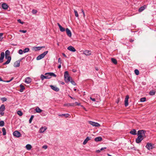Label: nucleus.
Listing matches in <instances>:
<instances>
[{"instance_id":"6e6552de","label":"nucleus","mask_w":156,"mask_h":156,"mask_svg":"<svg viewBox=\"0 0 156 156\" xmlns=\"http://www.w3.org/2000/svg\"><path fill=\"white\" fill-rule=\"evenodd\" d=\"M13 135L17 137H19L21 136V134L20 132L17 131H15L13 133Z\"/></svg>"},{"instance_id":"a18cd8bd","label":"nucleus","mask_w":156,"mask_h":156,"mask_svg":"<svg viewBox=\"0 0 156 156\" xmlns=\"http://www.w3.org/2000/svg\"><path fill=\"white\" fill-rule=\"evenodd\" d=\"M146 98H140V101L141 102H144L146 101Z\"/></svg>"},{"instance_id":"b1692460","label":"nucleus","mask_w":156,"mask_h":156,"mask_svg":"<svg viewBox=\"0 0 156 156\" xmlns=\"http://www.w3.org/2000/svg\"><path fill=\"white\" fill-rule=\"evenodd\" d=\"M102 140V138L101 137H100V136H98V137H96L94 139L95 141L96 142H98L99 141H101Z\"/></svg>"},{"instance_id":"f704fd0d","label":"nucleus","mask_w":156,"mask_h":156,"mask_svg":"<svg viewBox=\"0 0 156 156\" xmlns=\"http://www.w3.org/2000/svg\"><path fill=\"white\" fill-rule=\"evenodd\" d=\"M17 114L20 116H21L23 115L22 112L20 110L18 111L17 112Z\"/></svg>"},{"instance_id":"1a4fd4ad","label":"nucleus","mask_w":156,"mask_h":156,"mask_svg":"<svg viewBox=\"0 0 156 156\" xmlns=\"http://www.w3.org/2000/svg\"><path fill=\"white\" fill-rule=\"evenodd\" d=\"M129 98V96L128 95H126L125 100V105L126 107H127L128 105V99Z\"/></svg>"},{"instance_id":"f3484780","label":"nucleus","mask_w":156,"mask_h":156,"mask_svg":"<svg viewBox=\"0 0 156 156\" xmlns=\"http://www.w3.org/2000/svg\"><path fill=\"white\" fill-rule=\"evenodd\" d=\"M91 138V137L87 136L83 141V144L85 145L86 144L87 142L90 140Z\"/></svg>"},{"instance_id":"58836bf2","label":"nucleus","mask_w":156,"mask_h":156,"mask_svg":"<svg viewBox=\"0 0 156 156\" xmlns=\"http://www.w3.org/2000/svg\"><path fill=\"white\" fill-rule=\"evenodd\" d=\"M5 125L4 122L3 121H0V126H3Z\"/></svg>"},{"instance_id":"49530a36","label":"nucleus","mask_w":156,"mask_h":156,"mask_svg":"<svg viewBox=\"0 0 156 156\" xmlns=\"http://www.w3.org/2000/svg\"><path fill=\"white\" fill-rule=\"evenodd\" d=\"M69 82H70L71 83L74 85H76V83L73 80H72V79L71 80H70V81Z\"/></svg>"},{"instance_id":"72a5a7b5","label":"nucleus","mask_w":156,"mask_h":156,"mask_svg":"<svg viewBox=\"0 0 156 156\" xmlns=\"http://www.w3.org/2000/svg\"><path fill=\"white\" fill-rule=\"evenodd\" d=\"M2 131L3 132V135L5 136L6 134V129L5 128H2Z\"/></svg>"},{"instance_id":"2f4dec72","label":"nucleus","mask_w":156,"mask_h":156,"mask_svg":"<svg viewBox=\"0 0 156 156\" xmlns=\"http://www.w3.org/2000/svg\"><path fill=\"white\" fill-rule=\"evenodd\" d=\"M111 61L112 62L115 64H117V61L115 59L112 58L111 59Z\"/></svg>"},{"instance_id":"0e129e2a","label":"nucleus","mask_w":156,"mask_h":156,"mask_svg":"<svg viewBox=\"0 0 156 156\" xmlns=\"http://www.w3.org/2000/svg\"><path fill=\"white\" fill-rule=\"evenodd\" d=\"M61 64H60L58 66V68L59 69H60L61 68Z\"/></svg>"},{"instance_id":"20e7f679","label":"nucleus","mask_w":156,"mask_h":156,"mask_svg":"<svg viewBox=\"0 0 156 156\" xmlns=\"http://www.w3.org/2000/svg\"><path fill=\"white\" fill-rule=\"evenodd\" d=\"M154 144H152L151 143H148L146 146V147L148 150H150L152 149L153 148H154Z\"/></svg>"},{"instance_id":"ddd939ff","label":"nucleus","mask_w":156,"mask_h":156,"mask_svg":"<svg viewBox=\"0 0 156 156\" xmlns=\"http://www.w3.org/2000/svg\"><path fill=\"white\" fill-rule=\"evenodd\" d=\"M66 30L67 35L69 37H71L72 36V33L71 31L68 28H66Z\"/></svg>"},{"instance_id":"aec40b11","label":"nucleus","mask_w":156,"mask_h":156,"mask_svg":"<svg viewBox=\"0 0 156 156\" xmlns=\"http://www.w3.org/2000/svg\"><path fill=\"white\" fill-rule=\"evenodd\" d=\"M129 133L133 135H136V131L135 129H132L130 131Z\"/></svg>"},{"instance_id":"2eb2a0df","label":"nucleus","mask_w":156,"mask_h":156,"mask_svg":"<svg viewBox=\"0 0 156 156\" xmlns=\"http://www.w3.org/2000/svg\"><path fill=\"white\" fill-rule=\"evenodd\" d=\"M67 49L72 52H75L76 51L75 49L73 46H69L67 48Z\"/></svg>"},{"instance_id":"4c0bfd02","label":"nucleus","mask_w":156,"mask_h":156,"mask_svg":"<svg viewBox=\"0 0 156 156\" xmlns=\"http://www.w3.org/2000/svg\"><path fill=\"white\" fill-rule=\"evenodd\" d=\"M10 53V51L9 50H7L5 52V55L9 56Z\"/></svg>"},{"instance_id":"4be33fe9","label":"nucleus","mask_w":156,"mask_h":156,"mask_svg":"<svg viewBox=\"0 0 156 156\" xmlns=\"http://www.w3.org/2000/svg\"><path fill=\"white\" fill-rule=\"evenodd\" d=\"M58 116H64L66 118H67L69 117V114L67 113V114H59L58 115Z\"/></svg>"},{"instance_id":"c85d7f7f","label":"nucleus","mask_w":156,"mask_h":156,"mask_svg":"<svg viewBox=\"0 0 156 156\" xmlns=\"http://www.w3.org/2000/svg\"><path fill=\"white\" fill-rule=\"evenodd\" d=\"M146 6L145 5H144L141 7L139 9L138 11L139 12H142L145 9Z\"/></svg>"},{"instance_id":"3c124183","label":"nucleus","mask_w":156,"mask_h":156,"mask_svg":"<svg viewBox=\"0 0 156 156\" xmlns=\"http://www.w3.org/2000/svg\"><path fill=\"white\" fill-rule=\"evenodd\" d=\"M18 22L19 23H21V24H23L24 23L23 22H22L21 20H20V19L18 20Z\"/></svg>"},{"instance_id":"bb28decb","label":"nucleus","mask_w":156,"mask_h":156,"mask_svg":"<svg viewBox=\"0 0 156 156\" xmlns=\"http://www.w3.org/2000/svg\"><path fill=\"white\" fill-rule=\"evenodd\" d=\"M20 92H23V90L25 89V87H24V86H23L22 84H21L20 85Z\"/></svg>"},{"instance_id":"0eeeda50","label":"nucleus","mask_w":156,"mask_h":156,"mask_svg":"<svg viewBox=\"0 0 156 156\" xmlns=\"http://www.w3.org/2000/svg\"><path fill=\"white\" fill-rule=\"evenodd\" d=\"M144 139V137H141V136H138V137L136 140V143L139 144Z\"/></svg>"},{"instance_id":"37998d69","label":"nucleus","mask_w":156,"mask_h":156,"mask_svg":"<svg viewBox=\"0 0 156 156\" xmlns=\"http://www.w3.org/2000/svg\"><path fill=\"white\" fill-rule=\"evenodd\" d=\"M134 72L136 74L138 75L139 74V70L137 69H136L134 70Z\"/></svg>"},{"instance_id":"5701e85b","label":"nucleus","mask_w":156,"mask_h":156,"mask_svg":"<svg viewBox=\"0 0 156 156\" xmlns=\"http://www.w3.org/2000/svg\"><path fill=\"white\" fill-rule=\"evenodd\" d=\"M71 79L72 78L69 76L67 77V78H65V80L66 82L68 83L70 81V80H71Z\"/></svg>"},{"instance_id":"ea45409f","label":"nucleus","mask_w":156,"mask_h":156,"mask_svg":"<svg viewBox=\"0 0 156 156\" xmlns=\"http://www.w3.org/2000/svg\"><path fill=\"white\" fill-rule=\"evenodd\" d=\"M74 12L75 13V16L77 17H78L79 15H78V14L77 11L75 9H74Z\"/></svg>"},{"instance_id":"052dcab7","label":"nucleus","mask_w":156,"mask_h":156,"mask_svg":"<svg viewBox=\"0 0 156 156\" xmlns=\"http://www.w3.org/2000/svg\"><path fill=\"white\" fill-rule=\"evenodd\" d=\"M82 12L83 13V16L84 17H85V13H84V12L83 11V9H82Z\"/></svg>"},{"instance_id":"dca6fc26","label":"nucleus","mask_w":156,"mask_h":156,"mask_svg":"<svg viewBox=\"0 0 156 156\" xmlns=\"http://www.w3.org/2000/svg\"><path fill=\"white\" fill-rule=\"evenodd\" d=\"M47 128L46 126L44 127H41L39 130L40 132L41 133H43L47 129Z\"/></svg>"},{"instance_id":"412c9836","label":"nucleus","mask_w":156,"mask_h":156,"mask_svg":"<svg viewBox=\"0 0 156 156\" xmlns=\"http://www.w3.org/2000/svg\"><path fill=\"white\" fill-rule=\"evenodd\" d=\"M35 111L36 112L38 113H41L42 111V110L40 109V108L38 107H37L35 109Z\"/></svg>"},{"instance_id":"09e8293b","label":"nucleus","mask_w":156,"mask_h":156,"mask_svg":"<svg viewBox=\"0 0 156 156\" xmlns=\"http://www.w3.org/2000/svg\"><path fill=\"white\" fill-rule=\"evenodd\" d=\"M37 12V11L35 9H33L32 11V12L33 14H35Z\"/></svg>"},{"instance_id":"f8f14e48","label":"nucleus","mask_w":156,"mask_h":156,"mask_svg":"<svg viewBox=\"0 0 156 156\" xmlns=\"http://www.w3.org/2000/svg\"><path fill=\"white\" fill-rule=\"evenodd\" d=\"M50 87L51 89L55 91L58 92V91L59 90V89L58 87H57L54 86L50 85Z\"/></svg>"},{"instance_id":"338daca9","label":"nucleus","mask_w":156,"mask_h":156,"mask_svg":"<svg viewBox=\"0 0 156 156\" xmlns=\"http://www.w3.org/2000/svg\"><path fill=\"white\" fill-rule=\"evenodd\" d=\"M57 24H58V26L59 27V28L61 27V26H61V25H60L59 23H57Z\"/></svg>"},{"instance_id":"7ed1b4c3","label":"nucleus","mask_w":156,"mask_h":156,"mask_svg":"<svg viewBox=\"0 0 156 156\" xmlns=\"http://www.w3.org/2000/svg\"><path fill=\"white\" fill-rule=\"evenodd\" d=\"M46 79H50L52 76L56 77V75L53 73H47L45 74Z\"/></svg>"},{"instance_id":"f257e3e1","label":"nucleus","mask_w":156,"mask_h":156,"mask_svg":"<svg viewBox=\"0 0 156 156\" xmlns=\"http://www.w3.org/2000/svg\"><path fill=\"white\" fill-rule=\"evenodd\" d=\"M146 131L144 130H139L138 131L137 135L138 136H141V137H144V138L146 137L145 133Z\"/></svg>"},{"instance_id":"6e6d98bb","label":"nucleus","mask_w":156,"mask_h":156,"mask_svg":"<svg viewBox=\"0 0 156 156\" xmlns=\"http://www.w3.org/2000/svg\"><path fill=\"white\" fill-rule=\"evenodd\" d=\"M58 62L60 64L61 63V60L60 58H59L58 59Z\"/></svg>"},{"instance_id":"a211bd4d","label":"nucleus","mask_w":156,"mask_h":156,"mask_svg":"<svg viewBox=\"0 0 156 156\" xmlns=\"http://www.w3.org/2000/svg\"><path fill=\"white\" fill-rule=\"evenodd\" d=\"M31 81V80L29 77H28L25 79V82L27 83H29Z\"/></svg>"},{"instance_id":"c9c22d12","label":"nucleus","mask_w":156,"mask_h":156,"mask_svg":"<svg viewBox=\"0 0 156 156\" xmlns=\"http://www.w3.org/2000/svg\"><path fill=\"white\" fill-rule=\"evenodd\" d=\"M29 48H25L23 51V52L24 53L28 52L29 51Z\"/></svg>"},{"instance_id":"c756f323","label":"nucleus","mask_w":156,"mask_h":156,"mask_svg":"<svg viewBox=\"0 0 156 156\" xmlns=\"http://www.w3.org/2000/svg\"><path fill=\"white\" fill-rule=\"evenodd\" d=\"M64 78L69 76L68 72L67 71H65L64 74Z\"/></svg>"},{"instance_id":"864d4df0","label":"nucleus","mask_w":156,"mask_h":156,"mask_svg":"<svg viewBox=\"0 0 156 156\" xmlns=\"http://www.w3.org/2000/svg\"><path fill=\"white\" fill-rule=\"evenodd\" d=\"M42 148L45 149H46L48 148V146L47 145H44L43 146Z\"/></svg>"},{"instance_id":"39448f33","label":"nucleus","mask_w":156,"mask_h":156,"mask_svg":"<svg viewBox=\"0 0 156 156\" xmlns=\"http://www.w3.org/2000/svg\"><path fill=\"white\" fill-rule=\"evenodd\" d=\"M5 58L7 59V60L6 62L3 63V65H5L9 64L11 60V58L10 56L5 55Z\"/></svg>"},{"instance_id":"774afa93","label":"nucleus","mask_w":156,"mask_h":156,"mask_svg":"<svg viewBox=\"0 0 156 156\" xmlns=\"http://www.w3.org/2000/svg\"><path fill=\"white\" fill-rule=\"evenodd\" d=\"M95 69L97 70V71H98V69L97 67H96L95 68Z\"/></svg>"},{"instance_id":"4d7b16f0","label":"nucleus","mask_w":156,"mask_h":156,"mask_svg":"<svg viewBox=\"0 0 156 156\" xmlns=\"http://www.w3.org/2000/svg\"><path fill=\"white\" fill-rule=\"evenodd\" d=\"M90 98L91 100H92L93 101H96L95 98H92L91 97H90Z\"/></svg>"},{"instance_id":"e2e57ef3","label":"nucleus","mask_w":156,"mask_h":156,"mask_svg":"<svg viewBox=\"0 0 156 156\" xmlns=\"http://www.w3.org/2000/svg\"><path fill=\"white\" fill-rule=\"evenodd\" d=\"M101 150H98L96 151V152L97 153H100L101 152Z\"/></svg>"},{"instance_id":"393cba45","label":"nucleus","mask_w":156,"mask_h":156,"mask_svg":"<svg viewBox=\"0 0 156 156\" xmlns=\"http://www.w3.org/2000/svg\"><path fill=\"white\" fill-rule=\"evenodd\" d=\"M5 109V106L2 105L0 107V112H3Z\"/></svg>"},{"instance_id":"e433bc0d","label":"nucleus","mask_w":156,"mask_h":156,"mask_svg":"<svg viewBox=\"0 0 156 156\" xmlns=\"http://www.w3.org/2000/svg\"><path fill=\"white\" fill-rule=\"evenodd\" d=\"M41 80H43L44 79H46V76H44L42 74H41Z\"/></svg>"},{"instance_id":"13d9d810","label":"nucleus","mask_w":156,"mask_h":156,"mask_svg":"<svg viewBox=\"0 0 156 156\" xmlns=\"http://www.w3.org/2000/svg\"><path fill=\"white\" fill-rule=\"evenodd\" d=\"M0 114L2 115H4V112H0Z\"/></svg>"},{"instance_id":"7c9ffc66","label":"nucleus","mask_w":156,"mask_h":156,"mask_svg":"<svg viewBox=\"0 0 156 156\" xmlns=\"http://www.w3.org/2000/svg\"><path fill=\"white\" fill-rule=\"evenodd\" d=\"M45 48L44 46H42V47H37L34 48L35 49V51L37 50H41L42 48Z\"/></svg>"},{"instance_id":"423d86ee","label":"nucleus","mask_w":156,"mask_h":156,"mask_svg":"<svg viewBox=\"0 0 156 156\" xmlns=\"http://www.w3.org/2000/svg\"><path fill=\"white\" fill-rule=\"evenodd\" d=\"M89 123L91 125L94 127H99L100 126V125L99 123L91 121H89Z\"/></svg>"},{"instance_id":"cd10ccee","label":"nucleus","mask_w":156,"mask_h":156,"mask_svg":"<svg viewBox=\"0 0 156 156\" xmlns=\"http://www.w3.org/2000/svg\"><path fill=\"white\" fill-rule=\"evenodd\" d=\"M26 149L28 150H30L32 148V146L30 144H27L26 146Z\"/></svg>"},{"instance_id":"6ab92c4d","label":"nucleus","mask_w":156,"mask_h":156,"mask_svg":"<svg viewBox=\"0 0 156 156\" xmlns=\"http://www.w3.org/2000/svg\"><path fill=\"white\" fill-rule=\"evenodd\" d=\"M2 7L4 9H6L8 8V6L5 3H3L2 4Z\"/></svg>"},{"instance_id":"8fccbe9b","label":"nucleus","mask_w":156,"mask_h":156,"mask_svg":"<svg viewBox=\"0 0 156 156\" xmlns=\"http://www.w3.org/2000/svg\"><path fill=\"white\" fill-rule=\"evenodd\" d=\"M23 52V51L22 49H20L19 51V53L20 55L22 54Z\"/></svg>"},{"instance_id":"79ce46f5","label":"nucleus","mask_w":156,"mask_h":156,"mask_svg":"<svg viewBox=\"0 0 156 156\" xmlns=\"http://www.w3.org/2000/svg\"><path fill=\"white\" fill-rule=\"evenodd\" d=\"M34 117V115H32L31 116L30 119H29V123H31L32 121V120L33 119Z\"/></svg>"},{"instance_id":"603ef678","label":"nucleus","mask_w":156,"mask_h":156,"mask_svg":"<svg viewBox=\"0 0 156 156\" xmlns=\"http://www.w3.org/2000/svg\"><path fill=\"white\" fill-rule=\"evenodd\" d=\"M20 32L25 33L27 32V31L26 30H20Z\"/></svg>"},{"instance_id":"69168bd1","label":"nucleus","mask_w":156,"mask_h":156,"mask_svg":"<svg viewBox=\"0 0 156 156\" xmlns=\"http://www.w3.org/2000/svg\"><path fill=\"white\" fill-rule=\"evenodd\" d=\"M10 81H10V80H7V81H4V82H6L7 83H9V82H10Z\"/></svg>"},{"instance_id":"a19ab883","label":"nucleus","mask_w":156,"mask_h":156,"mask_svg":"<svg viewBox=\"0 0 156 156\" xmlns=\"http://www.w3.org/2000/svg\"><path fill=\"white\" fill-rule=\"evenodd\" d=\"M3 34L2 33H0V41H2L3 38L2 37Z\"/></svg>"},{"instance_id":"680f3d73","label":"nucleus","mask_w":156,"mask_h":156,"mask_svg":"<svg viewBox=\"0 0 156 156\" xmlns=\"http://www.w3.org/2000/svg\"><path fill=\"white\" fill-rule=\"evenodd\" d=\"M62 55H63V56H64V57H65L66 58L67 57L66 55L64 53H62Z\"/></svg>"},{"instance_id":"4468645a","label":"nucleus","mask_w":156,"mask_h":156,"mask_svg":"<svg viewBox=\"0 0 156 156\" xmlns=\"http://www.w3.org/2000/svg\"><path fill=\"white\" fill-rule=\"evenodd\" d=\"M20 61H17L14 63L13 66L15 67H18L20 66Z\"/></svg>"},{"instance_id":"bf43d9fd","label":"nucleus","mask_w":156,"mask_h":156,"mask_svg":"<svg viewBox=\"0 0 156 156\" xmlns=\"http://www.w3.org/2000/svg\"><path fill=\"white\" fill-rule=\"evenodd\" d=\"M106 148V147H102L101 148V149H100V150H101V151H103V150H104Z\"/></svg>"},{"instance_id":"9d476101","label":"nucleus","mask_w":156,"mask_h":156,"mask_svg":"<svg viewBox=\"0 0 156 156\" xmlns=\"http://www.w3.org/2000/svg\"><path fill=\"white\" fill-rule=\"evenodd\" d=\"M5 57V53L4 52H2L1 53L0 57V63L3 62Z\"/></svg>"},{"instance_id":"5fc2aeb1","label":"nucleus","mask_w":156,"mask_h":156,"mask_svg":"<svg viewBox=\"0 0 156 156\" xmlns=\"http://www.w3.org/2000/svg\"><path fill=\"white\" fill-rule=\"evenodd\" d=\"M74 104H76V105H78V106H79L80 105V103H78V102H75V103H74Z\"/></svg>"},{"instance_id":"f03ea898","label":"nucleus","mask_w":156,"mask_h":156,"mask_svg":"<svg viewBox=\"0 0 156 156\" xmlns=\"http://www.w3.org/2000/svg\"><path fill=\"white\" fill-rule=\"evenodd\" d=\"M48 51H46L44 52L43 53L39 55L36 58V59L37 60H40L43 58L45 55L48 53Z\"/></svg>"},{"instance_id":"9b49d317","label":"nucleus","mask_w":156,"mask_h":156,"mask_svg":"<svg viewBox=\"0 0 156 156\" xmlns=\"http://www.w3.org/2000/svg\"><path fill=\"white\" fill-rule=\"evenodd\" d=\"M83 54L85 55L86 56H88L91 55V51L85 50L83 52Z\"/></svg>"},{"instance_id":"c03bdc74","label":"nucleus","mask_w":156,"mask_h":156,"mask_svg":"<svg viewBox=\"0 0 156 156\" xmlns=\"http://www.w3.org/2000/svg\"><path fill=\"white\" fill-rule=\"evenodd\" d=\"M59 29L60 31L61 32H64L65 30V29L63 28L62 26L61 27L59 28Z\"/></svg>"},{"instance_id":"a878e982","label":"nucleus","mask_w":156,"mask_h":156,"mask_svg":"<svg viewBox=\"0 0 156 156\" xmlns=\"http://www.w3.org/2000/svg\"><path fill=\"white\" fill-rule=\"evenodd\" d=\"M64 106H74V104L73 103H67L66 104H65L64 105Z\"/></svg>"},{"instance_id":"de8ad7c7","label":"nucleus","mask_w":156,"mask_h":156,"mask_svg":"<svg viewBox=\"0 0 156 156\" xmlns=\"http://www.w3.org/2000/svg\"><path fill=\"white\" fill-rule=\"evenodd\" d=\"M1 100L3 102L6 101L7 100V99L6 98L3 97L1 98Z\"/></svg>"},{"instance_id":"473e14b6","label":"nucleus","mask_w":156,"mask_h":156,"mask_svg":"<svg viewBox=\"0 0 156 156\" xmlns=\"http://www.w3.org/2000/svg\"><path fill=\"white\" fill-rule=\"evenodd\" d=\"M155 94V92L154 90H152L149 93V94L151 95H154Z\"/></svg>"}]
</instances>
